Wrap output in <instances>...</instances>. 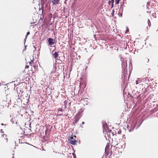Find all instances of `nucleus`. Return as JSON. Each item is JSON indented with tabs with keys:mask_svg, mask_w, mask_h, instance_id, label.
<instances>
[{
	"mask_svg": "<svg viewBox=\"0 0 158 158\" xmlns=\"http://www.w3.org/2000/svg\"><path fill=\"white\" fill-rule=\"evenodd\" d=\"M2 130H1V136L0 137L1 139L3 141H5L6 142L8 141V138H7V135L4 133L3 131H2Z\"/></svg>",
	"mask_w": 158,
	"mask_h": 158,
	"instance_id": "nucleus-1",
	"label": "nucleus"
},
{
	"mask_svg": "<svg viewBox=\"0 0 158 158\" xmlns=\"http://www.w3.org/2000/svg\"><path fill=\"white\" fill-rule=\"evenodd\" d=\"M150 81L149 79L148 78H143L142 79V85L144 86V88H145V86H147L148 85Z\"/></svg>",
	"mask_w": 158,
	"mask_h": 158,
	"instance_id": "nucleus-2",
	"label": "nucleus"
},
{
	"mask_svg": "<svg viewBox=\"0 0 158 158\" xmlns=\"http://www.w3.org/2000/svg\"><path fill=\"white\" fill-rule=\"evenodd\" d=\"M69 140V143L73 145H75L77 142V141L73 138V137H71Z\"/></svg>",
	"mask_w": 158,
	"mask_h": 158,
	"instance_id": "nucleus-3",
	"label": "nucleus"
},
{
	"mask_svg": "<svg viewBox=\"0 0 158 158\" xmlns=\"http://www.w3.org/2000/svg\"><path fill=\"white\" fill-rule=\"evenodd\" d=\"M54 50L52 51V56L56 60L59 56L58 52H55L54 53Z\"/></svg>",
	"mask_w": 158,
	"mask_h": 158,
	"instance_id": "nucleus-4",
	"label": "nucleus"
},
{
	"mask_svg": "<svg viewBox=\"0 0 158 158\" xmlns=\"http://www.w3.org/2000/svg\"><path fill=\"white\" fill-rule=\"evenodd\" d=\"M48 44L49 45H52L55 43V40L53 39L49 38L48 40Z\"/></svg>",
	"mask_w": 158,
	"mask_h": 158,
	"instance_id": "nucleus-5",
	"label": "nucleus"
},
{
	"mask_svg": "<svg viewBox=\"0 0 158 158\" xmlns=\"http://www.w3.org/2000/svg\"><path fill=\"white\" fill-rule=\"evenodd\" d=\"M109 149H107L106 148L105 149V157H109L110 156L111 154L110 155V153L109 152Z\"/></svg>",
	"mask_w": 158,
	"mask_h": 158,
	"instance_id": "nucleus-6",
	"label": "nucleus"
},
{
	"mask_svg": "<svg viewBox=\"0 0 158 158\" xmlns=\"http://www.w3.org/2000/svg\"><path fill=\"white\" fill-rule=\"evenodd\" d=\"M60 0H53L52 2L53 5H56L59 3Z\"/></svg>",
	"mask_w": 158,
	"mask_h": 158,
	"instance_id": "nucleus-7",
	"label": "nucleus"
},
{
	"mask_svg": "<svg viewBox=\"0 0 158 158\" xmlns=\"http://www.w3.org/2000/svg\"><path fill=\"white\" fill-rule=\"evenodd\" d=\"M114 0H111V1H110V0L109 1L108 4L109 5H110V2H111V8H112L114 7Z\"/></svg>",
	"mask_w": 158,
	"mask_h": 158,
	"instance_id": "nucleus-8",
	"label": "nucleus"
},
{
	"mask_svg": "<svg viewBox=\"0 0 158 158\" xmlns=\"http://www.w3.org/2000/svg\"><path fill=\"white\" fill-rule=\"evenodd\" d=\"M141 82H142V79L141 80L140 79H138L136 81L135 83L136 84H138Z\"/></svg>",
	"mask_w": 158,
	"mask_h": 158,
	"instance_id": "nucleus-9",
	"label": "nucleus"
},
{
	"mask_svg": "<svg viewBox=\"0 0 158 158\" xmlns=\"http://www.w3.org/2000/svg\"><path fill=\"white\" fill-rule=\"evenodd\" d=\"M121 0H115V2L116 4H118L119 3V2Z\"/></svg>",
	"mask_w": 158,
	"mask_h": 158,
	"instance_id": "nucleus-10",
	"label": "nucleus"
},
{
	"mask_svg": "<svg viewBox=\"0 0 158 158\" xmlns=\"http://www.w3.org/2000/svg\"><path fill=\"white\" fill-rule=\"evenodd\" d=\"M148 24L149 25V26L150 27V26L151 25V23L150 22V21L149 19L148 20Z\"/></svg>",
	"mask_w": 158,
	"mask_h": 158,
	"instance_id": "nucleus-11",
	"label": "nucleus"
},
{
	"mask_svg": "<svg viewBox=\"0 0 158 158\" xmlns=\"http://www.w3.org/2000/svg\"><path fill=\"white\" fill-rule=\"evenodd\" d=\"M103 128L105 129L106 127H107V125L106 123L105 124H103Z\"/></svg>",
	"mask_w": 158,
	"mask_h": 158,
	"instance_id": "nucleus-12",
	"label": "nucleus"
},
{
	"mask_svg": "<svg viewBox=\"0 0 158 158\" xmlns=\"http://www.w3.org/2000/svg\"><path fill=\"white\" fill-rule=\"evenodd\" d=\"M29 34H30V32H29V31L27 33V35H26V38H25L26 39L27 38V35H29Z\"/></svg>",
	"mask_w": 158,
	"mask_h": 158,
	"instance_id": "nucleus-13",
	"label": "nucleus"
},
{
	"mask_svg": "<svg viewBox=\"0 0 158 158\" xmlns=\"http://www.w3.org/2000/svg\"><path fill=\"white\" fill-rule=\"evenodd\" d=\"M114 10H113L112 11V13H111L112 16H113L114 15Z\"/></svg>",
	"mask_w": 158,
	"mask_h": 158,
	"instance_id": "nucleus-14",
	"label": "nucleus"
},
{
	"mask_svg": "<svg viewBox=\"0 0 158 158\" xmlns=\"http://www.w3.org/2000/svg\"><path fill=\"white\" fill-rule=\"evenodd\" d=\"M31 61H31L30 62H29V64L31 65V64H32V62H33L32 61Z\"/></svg>",
	"mask_w": 158,
	"mask_h": 158,
	"instance_id": "nucleus-15",
	"label": "nucleus"
},
{
	"mask_svg": "<svg viewBox=\"0 0 158 158\" xmlns=\"http://www.w3.org/2000/svg\"><path fill=\"white\" fill-rule=\"evenodd\" d=\"M29 68V66L28 65H26L25 66V69H28Z\"/></svg>",
	"mask_w": 158,
	"mask_h": 158,
	"instance_id": "nucleus-16",
	"label": "nucleus"
},
{
	"mask_svg": "<svg viewBox=\"0 0 158 158\" xmlns=\"http://www.w3.org/2000/svg\"><path fill=\"white\" fill-rule=\"evenodd\" d=\"M73 157H74V158H75V156H74L75 155H74V153H73Z\"/></svg>",
	"mask_w": 158,
	"mask_h": 158,
	"instance_id": "nucleus-17",
	"label": "nucleus"
},
{
	"mask_svg": "<svg viewBox=\"0 0 158 158\" xmlns=\"http://www.w3.org/2000/svg\"><path fill=\"white\" fill-rule=\"evenodd\" d=\"M84 123H84V122H82V124H84Z\"/></svg>",
	"mask_w": 158,
	"mask_h": 158,
	"instance_id": "nucleus-18",
	"label": "nucleus"
},
{
	"mask_svg": "<svg viewBox=\"0 0 158 158\" xmlns=\"http://www.w3.org/2000/svg\"><path fill=\"white\" fill-rule=\"evenodd\" d=\"M78 119H77L76 120V122H77L78 121Z\"/></svg>",
	"mask_w": 158,
	"mask_h": 158,
	"instance_id": "nucleus-19",
	"label": "nucleus"
},
{
	"mask_svg": "<svg viewBox=\"0 0 158 158\" xmlns=\"http://www.w3.org/2000/svg\"><path fill=\"white\" fill-rule=\"evenodd\" d=\"M147 60H148L147 62H148L149 61V60L148 59Z\"/></svg>",
	"mask_w": 158,
	"mask_h": 158,
	"instance_id": "nucleus-20",
	"label": "nucleus"
},
{
	"mask_svg": "<svg viewBox=\"0 0 158 158\" xmlns=\"http://www.w3.org/2000/svg\"><path fill=\"white\" fill-rule=\"evenodd\" d=\"M123 4H124V3H123L122 5H121V7H120V8H121V7L122 6V5Z\"/></svg>",
	"mask_w": 158,
	"mask_h": 158,
	"instance_id": "nucleus-21",
	"label": "nucleus"
},
{
	"mask_svg": "<svg viewBox=\"0 0 158 158\" xmlns=\"http://www.w3.org/2000/svg\"><path fill=\"white\" fill-rule=\"evenodd\" d=\"M1 124V125H2V126L4 125L3 123H2Z\"/></svg>",
	"mask_w": 158,
	"mask_h": 158,
	"instance_id": "nucleus-22",
	"label": "nucleus"
},
{
	"mask_svg": "<svg viewBox=\"0 0 158 158\" xmlns=\"http://www.w3.org/2000/svg\"><path fill=\"white\" fill-rule=\"evenodd\" d=\"M74 137H75V138H76V136H74Z\"/></svg>",
	"mask_w": 158,
	"mask_h": 158,
	"instance_id": "nucleus-23",
	"label": "nucleus"
},
{
	"mask_svg": "<svg viewBox=\"0 0 158 158\" xmlns=\"http://www.w3.org/2000/svg\"><path fill=\"white\" fill-rule=\"evenodd\" d=\"M12 158H14V156H13V157H12Z\"/></svg>",
	"mask_w": 158,
	"mask_h": 158,
	"instance_id": "nucleus-24",
	"label": "nucleus"
},
{
	"mask_svg": "<svg viewBox=\"0 0 158 158\" xmlns=\"http://www.w3.org/2000/svg\"><path fill=\"white\" fill-rule=\"evenodd\" d=\"M0 131L1 132V130H0Z\"/></svg>",
	"mask_w": 158,
	"mask_h": 158,
	"instance_id": "nucleus-25",
	"label": "nucleus"
}]
</instances>
